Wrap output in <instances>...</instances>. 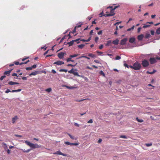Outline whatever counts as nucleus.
I'll return each instance as SVG.
<instances>
[{
    "label": "nucleus",
    "instance_id": "9",
    "mask_svg": "<svg viewBox=\"0 0 160 160\" xmlns=\"http://www.w3.org/2000/svg\"><path fill=\"white\" fill-rule=\"evenodd\" d=\"M127 40L128 39L127 38H124L123 39L121 40L120 44L122 45H125Z\"/></svg>",
    "mask_w": 160,
    "mask_h": 160
},
{
    "label": "nucleus",
    "instance_id": "30",
    "mask_svg": "<svg viewBox=\"0 0 160 160\" xmlns=\"http://www.w3.org/2000/svg\"><path fill=\"white\" fill-rule=\"evenodd\" d=\"M59 71L61 72H66L68 71L67 69H60Z\"/></svg>",
    "mask_w": 160,
    "mask_h": 160
},
{
    "label": "nucleus",
    "instance_id": "2",
    "mask_svg": "<svg viewBox=\"0 0 160 160\" xmlns=\"http://www.w3.org/2000/svg\"><path fill=\"white\" fill-rule=\"evenodd\" d=\"M134 69L136 70H138L140 69L141 68V65L138 62H136L133 64Z\"/></svg>",
    "mask_w": 160,
    "mask_h": 160
},
{
    "label": "nucleus",
    "instance_id": "24",
    "mask_svg": "<svg viewBox=\"0 0 160 160\" xmlns=\"http://www.w3.org/2000/svg\"><path fill=\"white\" fill-rule=\"evenodd\" d=\"M72 58H71L69 57V58H68L67 59V62H70V61H71V62H74V60H72L71 59Z\"/></svg>",
    "mask_w": 160,
    "mask_h": 160
},
{
    "label": "nucleus",
    "instance_id": "23",
    "mask_svg": "<svg viewBox=\"0 0 160 160\" xmlns=\"http://www.w3.org/2000/svg\"><path fill=\"white\" fill-rule=\"evenodd\" d=\"M86 58L87 59H89V60L90 59V58L89 57H88L86 56H81L80 57L77 58V59H79V58Z\"/></svg>",
    "mask_w": 160,
    "mask_h": 160
},
{
    "label": "nucleus",
    "instance_id": "36",
    "mask_svg": "<svg viewBox=\"0 0 160 160\" xmlns=\"http://www.w3.org/2000/svg\"><path fill=\"white\" fill-rule=\"evenodd\" d=\"M73 68H72L71 70L68 71V72L70 73L73 74Z\"/></svg>",
    "mask_w": 160,
    "mask_h": 160
},
{
    "label": "nucleus",
    "instance_id": "48",
    "mask_svg": "<svg viewBox=\"0 0 160 160\" xmlns=\"http://www.w3.org/2000/svg\"><path fill=\"white\" fill-rule=\"evenodd\" d=\"M79 145V143H72V145L77 146Z\"/></svg>",
    "mask_w": 160,
    "mask_h": 160
},
{
    "label": "nucleus",
    "instance_id": "58",
    "mask_svg": "<svg viewBox=\"0 0 160 160\" xmlns=\"http://www.w3.org/2000/svg\"><path fill=\"white\" fill-rule=\"evenodd\" d=\"M27 77H24L22 78V79L23 80H27Z\"/></svg>",
    "mask_w": 160,
    "mask_h": 160
},
{
    "label": "nucleus",
    "instance_id": "1",
    "mask_svg": "<svg viewBox=\"0 0 160 160\" xmlns=\"http://www.w3.org/2000/svg\"><path fill=\"white\" fill-rule=\"evenodd\" d=\"M25 143L28 146H29L31 148L25 150L24 149H20L23 152L28 153L31 150L34 149L35 148H38L41 147V146L38 145L37 144H34L33 143L30 142L26 140L25 141Z\"/></svg>",
    "mask_w": 160,
    "mask_h": 160
},
{
    "label": "nucleus",
    "instance_id": "56",
    "mask_svg": "<svg viewBox=\"0 0 160 160\" xmlns=\"http://www.w3.org/2000/svg\"><path fill=\"white\" fill-rule=\"evenodd\" d=\"M52 72L53 73H56V71L54 69H52Z\"/></svg>",
    "mask_w": 160,
    "mask_h": 160
},
{
    "label": "nucleus",
    "instance_id": "5",
    "mask_svg": "<svg viewBox=\"0 0 160 160\" xmlns=\"http://www.w3.org/2000/svg\"><path fill=\"white\" fill-rule=\"evenodd\" d=\"M21 90H22V89H18V90H12V91H10L9 89H7L6 91H5V93H7L9 92H20Z\"/></svg>",
    "mask_w": 160,
    "mask_h": 160
},
{
    "label": "nucleus",
    "instance_id": "53",
    "mask_svg": "<svg viewBox=\"0 0 160 160\" xmlns=\"http://www.w3.org/2000/svg\"><path fill=\"white\" fill-rule=\"evenodd\" d=\"M102 30H101V31H99L98 33V35H101V34H102Z\"/></svg>",
    "mask_w": 160,
    "mask_h": 160
},
{
    "label": "nucleus",
    "instance_id": "29",
    "mask_svg": "<svg viewBox=\"0 0 160 160\" xmlns=\"http://www.w3.org/2000/svg\"><path fill=\"white\" fill-rule=\"evenodd\" d=\"M150 26V25H148V24H146V23L145 24V25H144L143 26L142 28H147L149 27Z\"/></svg>",
    "mask_w": 160,
    "mask_h": 160
},
{
    "label": "nucleus",
    "instance_id": "64",
    "mask_svg": "<svg viewBox=\"0 0 160 160\" xmlns=\"http://www.w3.org/2000/svg\"><path fill=\"white\" fill-rule=\"evenodd\" d=\"M92 18V17L89 16L88 17V18L89 20H90Z\"/></svg>",
    "mask_w": 160,
    "mask_h": 160
},
{
    "label": "nucleus",
    "instance_id": "6",
    "mask_svg": "<svg viewBox=\"0 0 160 160\" xmlns=\"http://www.w3.org/2000/svg\"><path fill=\"white\" fill-rule=\"evenodd\" d=\"M156 58H151L149 59V61L151 64H152L156 63L157 62Z\"/></svg>",
    "mask_w": 160,
    "mask_h": 160
},
{
    "label": "nucleus",
    "instance_id": "3",
    "mask_svg": "<svg viewBox=\"0 0 160 160\" xmlns=\"http://www.w3.org/2000/svg\"><path fill=\"white\" fill-rule=\"evenodd\" d=\"M142 64L143 67H147L149 65V62L147 60L144 59L142 61Z\"/></svg>",
    "mask_w": 160,
    "mask_h": 160
},
{
    "label": "nucleus",
    "instance_id": "21",
    "mask_svg": "<svg viewBox=\"0 0 160 160\" xmlns=\"http://www.w3.org/2000/svg\"><path fill=\"white\" fill-rule=\"evenodd\" d=\"M156 70H153V71L152 72H150L148 71L146 73L147 74H152L154 73L155 72H156Z\"/></svg>",
    "mask_w": 160,
    "mask_h": 160
},
{
    "label": "nucleus",
    "instance_id": "63",
    "mask_svg": "<svg viewBox=\"0 0 160 160\" xmlns=\"http://www.w3.org/2000/svg\"><path fill=\"white\" fill-rule=\"evenodd\" d=\"M74 124L75 126L77 127H79V125L78 123H75Z\"/></svg>",
    "mask_w": 160,
    "mask_h": 160
},
{
    "label": "nucleus",
    "instance_id": "17",
    "mask_svg": "<svg viewBox=\"0 0 160 160\" xmlns=\"http://www.w3.org/2000/svg\"><path fill=\"white\" fill-rule=\"evenodd\" d=\"M119 40L117 39L116 40L113 41L112 42V43L114 45H118V44Z\"/></svg>",
    "mask_w": 160,
    "mask_h": 160
},
{
    "label": "nucleus",
    "instance_id": "38",
    "mask_svg": "<svg viewBox=\"0 0 160 160\" xmlns=\"http://www.w3.org/2000/svg\"><path fill=\"white\" fill-rule=\"evenodd\" d=\"M121 58L119 56H117L115 58V60H119L121 59Z\"/></svg>",
    "mask_w": 160,
    "mask_h": 160
},
{
    "label": "nucleus",
    "instance_id": "62",
    "mask_svg": "<svg viewBox=\"0 0 160 160\" xmlns=\"http://www.w3.org/2000/svg\"><path fill=\"white\" fill-rule=\"evenodd\" d=\"M102 141V139L101 138L99 139L98 140V143H100Z\"/></svg>",
    "mask_w": 160,
    "mask_h": 160
},
{
    "label": "nucleus",
    "instance_id": "10",
    "mask_svg": "<svg viewBox=\"0 0 160 160\" xmlns=\"http://www.w3.org/2000/svg\"><path fill=\"white\" fill-rule=\"evenodd\" d=\"M64 64V62L63 61H58L57 62H54L53 63L54 64H56L58 65H61L63 64Z\"/></svg>",
    "mask_w": 160,
    "mask_h": 160
},
{
    "label": "nucleus",
    "instance_id": "46",
    "mask_svg": "<svg viewBox=\"0 0 160 160\" xmlns=\"http://www.w3.org/2000/svg\"><path fill=\"white\" fill-rule=\"evenodd\" d=\"M100 74L101 75H102L103 76H104L105 75L104 73V72L102 71H100Z\"/></svg>",
    "mask_w": 160,
    "mask_h": 160
},
{
    "label": "nucleus",
    "instance_id": "20",
    "mask_svg": "<svg viewBox=\"0 0 160 160\" xmlns=\"http://www.w3.org/2000/svg\"><path fill=\"white\" fill-rule=\"evenodd\" d=\"M88 56L89 57H90L92 58H94L96 57V55L94 54H93L91 53H89L88 54Z\"/></svg>",
    "mask_w": 160,
    "mask_h": 160
},
{
    "label": "nucleus",
    "instance_id": "16",
    "mask_svg": "<svg viewBox=\"0 0 160 160\" xmlns=\"http://www.w3.org/2000/svg\"><path fill=\"white\" fill-rule=\"evenodd\" d=\"M9 85H13L14 84H19V83L17 82H14L12 81H10L8 82Z\"/></svg>",
    "mask_w": 160,
    "mask_h": 160
},
{
    "label": "nucleus",
    "instance_id": "26",
    "mask_svg": "<svg viewBox=\"0 0 160 160\" xmlns=\"http://www.w3.org/2000/svg\"><path fill=\"white\" fill-rule=\"evenodd\" d=\"M67 134L70 137L71 139L74 140L75 139V137L74 136H72L69 133H68Z\"/></svg>",
    "mask_w": 160,
    "mask_h": 160
},
{
    "label": "nucleus",
    "instance_id": "14",
    "mask_svg": "<svg viewBox=\"0 0 160 160\" xmlns=\"http://www.w3.org/2000/svg\"><path fill=\"white\" fill-rule=\"evenodd\" d=\"M12 69L9 70V71H5L4 73V74L5 75H7V76H9L10 74V73L12 71Z\"/></svg>",
    "mask_w": 160,
    "mask_h": 160
},
{
    "label": "nucleus",
    "instance_id": "43",
    "mask_svg": "<svg viewBox=\"0 0 160 160\" xmlns=\"http://www.w3.org/2000/svg\"><path fill=\"white\" fill-rule=\"evenodd\" d=\"M124 66L126 67L127 68H129V66L128 65L127 63H124Z\"/></svg>",
    "mask_w": 160,
    "mask_h": 160
},
{
    "label": "nucleus",
    "instance_id": "50",
    "mask_svg": "<svg viewBox=\"0 0 160 160\" xmlns=\"http://www.w3.org/2000/svg\"><path fill=\"white\" fill-rule=\"evenodd\" d=\"M14 64L16 65H20V63L18 62L15 61L14 62Z\"/></svg>",
    "mask_w": 160,
    "mask_h": 160
},
{
    "label": "nucleus",
    "instance_id": "18",
    "mask_svg": "<svg viewBox=\"0 0 160 160\" xmlns=\"http://www.w3.org/2000/svg\"><path fill=\"white\" fill-rule=\"evenodd\" d=\"M112 45V42L111 40L107 41V43L106 44V46H111Z\"/></svg>",
    "mask_w": 160,
    "mask_h": 160
},
{
    "label": "nucleus",
    "instance_id": "54",
    "mask_svg": "<svg viewBox=\"0 0 160 160\" xmlns=\"http://www.w3.org/2000/svg\"><path fill=\"white\" fill-rule=\"evenodd\" d=\"M31 67L32 68H35L37 67V65L36 64H34V65L32 66Z\"/></svg>",
    "mask_w": 160,
    "mask_h": 160
},
{
    "label": "nucleus",
    "instance_id": "47",
    "mask_svg": "<svg viewBox=\"0 0 160 160\" xmlns=\"http://www.w3.org/2000/svg\"><path fill=\"white\" fill-rule=\"evenodd\" d=\"M73 74L74 75H76V76H78V73L77 72H75L74 71L73 72Z\"/></svg>",
    "mask_w": 160,
    "mask_h": 160
},
{
    "label": "nucleus",
    "instance_id": "60",
    "mask_svg": "<svg viewBox=\"0 0 160 160\" xmlns=\"http://www.w3.org/2000/svg\"><path fill=\"white\" fill-rule=\"evenodd\" d=\"M148 23H149V24H153V22H147L146 24H148Z\"/></svg>",
    "mask_w": 160,
    "mask_h": 160
},
{
    "label": "nucleus",
    "instance_id": "37",
    "mask_svg": "<svg viewBox=\"0 0 160 160\" xmlns=\"http://www.w3.org/2000/svg\"><path fill=\"white\" fill-rule=\"evenodd\" d=\"M145 145L147 147H149L150 146H151L152 145V143H146Z\"/></svg>",
    "mask_w": 160,
    "mask_h": 160
},
{
    "label": "nucleus",
    "instance_id": "59",
    "mask_svg": "<svg viewBox=\"0 0 160 160\" xmlns=\"http://www.w3.org/2000/svg\"><path fill=\"white\" fill-rule=\"evenodd\" d=\"M96 52L97 53L100 54H101L103 53L102 52H99L98 51H97Z\"/></svg>",
    "mask_w": 160,
    "mask_h": 160
},
{
    "label": "nucleus",
    "instance_id": "33",
    "mask_svg": "<svg viewBox=\"0 0 160 160\" xmlns=\"http://www.w3.org/2000/svg\"><path fill=\"white\" fill-rule=\"evenodd\" d=\"M45 91L48 92H49L52 91V89L51 88H49L46 89Z\"/></svg>",
    "mask_w": 160,
    "mask_h": 160
},
{
    "label": "nucleus",
    "instance_id": "32",
    "mask_svg": "<svg viewBox=\"0 0 160 160\" xmlns=\"http://www.w3.org/2000/svg\"><path fill=\"white\" fill-rule=\"evenodd\" d=\"M136 119L137 120V121L139 122H143V120L142 119H139L138 118H137Z\"/></svg>",
    "mask_w": 160,
    "mask_h": 160
},
{
    "label": "nucleus",
    "instance_id": "44",
    "mask_svg": "<svg viewBox=\"0 0 160 160\" xmlns=\"http://www.w3.org/2000/svg\"><path fill=\"white\" fill-rule=\"evenodd\" d=\"M93 122V121H92V119H90L89 120L88 122V123H92Z\"/></svg>",
    "mask_w": 160,
    "mask_h": 160
},
{
    "label": "nucleus",
    "instance_id": "61",
    "mask_svg": "<svg viewBox=\"0 0 160 160\" xmlns=\"http://www.w3.org/2000/svg\"><path fill=\"white\" fill-rule=\"evenodd\" d=\"M68 66H71V67H74V66L72 65V64H68V65H67Z\"/></svg>",
    "mask_w": 160,
    "mask_h": 160
},
{
    "label": "nucleus",
    "instance_id": "34",
    "mask_svg": "<svg viewBox=\"0 0 160 160\" xmlns=\"http://www.w3.org/2000/svg\"><path fill=\"white\" fill-rule=\"evenodd\" d=\"M64 143L66 145H72V143H70L68 141L65 142Z\"/></svg>",
    "mask_w": 160,
    "mask_h": 160
},
{
    "label": "nucleus",
    "instance_id": "40",
    "mask_svg": "<svg viewBox=\"0 0 160 160\" xmlns=\"http://www.w3.org/2000/svg\"><path fill=\"white\" fill-rule=\"evenodd\" d=\"M6 77L5 75L2 76L0 78V80H2L4 78H5Z\"/></svg>",
    "mask_w": 160,
    "mask_h": 160
},
{
    "label": "nucleus",
    "instance_id": "11",
    "mask_svg": "<svg viewBox=\"0 0 160 160\" xmlns=\"http://www.w3.org/2000/svg\"><path fill=\"white\" fill-rule=\"evenodd\" d=\"M78 41H79V39H76L75 40H72L70 42H68L67 44H69V46H72L74 42H78Z\"/></svg>",
    "mask_w": 160,
    "mask_h": 160
},
{
    "label": "nucleus",
    "instance_id": "22",
    "mask_svg": "<svg viewBox=\"0 0 160 160\" xmlns=\"http://www.w3.org/2000/svg\"><path fill=\"white\" fill-rule=\"evenodd\" d=\"M78 54H74L73 55H71L69 56V57L71 58H74L78 56Z\"/></svg>",
    "mask_w": 160,
    "mask_h": 160
},
{
    "label": "nucleus",
    "instance_id": "35",
    "mask_svg": "<svg viewBox=\"0 0 160 160\" xmlns=\"http://www.w3.org/2000/svg\"><path fill=\"white\" fill-rule=\"evenodd\" d=\"M29 62V60H28L26 62H21V63H20V65H21L23 64H27L28 62Z\"/></svg>",
    "mask_w": 160,
    "mask_h": 160
},
{
    "label": "nucleus",
    "instance_id": "55",
    "mask_svg": "<svg viewBox=\"0 0 160 160\" xmlns=\"http://www.w3.org/2000/svg\"><path fill=\"white\" fill-rule=\"evenodd\" d=\"M103 45L102 44V45H101L99 47V48L100 49H102V48H103Z\"/></svg>",
    "mask_w": 160,
    "mask_h": 160
},
{
    "label": "nucleus",
    "instance_id": "31",
    "mask_svg": "<svg viewBox=\"0 0 160 160\" xmlns=\"http://www.w3.org/2000/svg\"><path fill=\"white\" fill-rule=\"evenodd\" d=\"M134 26L133 25V26L131 28H128V29L127 30V31H131V30H133L134 28Z\"/></svg>",
    "mask_w": 160,
    "mask_h": 160
},
{
    "label": "nucleus",
    "instance_id": "45",
    "mask_svg": "<svg viewBox=\"0 0 160 160\" xmlns=\"http://www.w3.org/2000/svg\"><path fill=\"white\" fill-rule=\"evenodd\" d=\"M99 39V38L98 37H96L95 38V41L96 42H97L98 40Z\"/></svg>",
    "mask_w": 160,
    "mask_h": 160
},
{
    "label": "nucleus",
    "instance_id": "27",
    "mask_svg": "<svg viewBox=\"0 0 160 160\" xmlns=\"http://www.w3.org/2000/svg\"><path fill=\"white\" fill-rule=\"evenodd\" d=\"M156 33L158 34H160V27L158 28L156 31Z\"/></svg>",
    "mask_w": 160,
    "mask_h": 160
},
{
    "label": "nucleus",
    "instance_id": "39",
    "mask_svg": "<svg viewBox=\"0 0 160 160\" xmlns=\"http://www.w3.org/2000/svg\"><path fill=\"white\" fill-rule=\"evenodd\" d=\"M26 69L27 70H31L32 69V67H27L26 68Z\"/></svg>",
    "mask_w": 160,
    "mask_h": 160
},
{
    "label": "nucleus",
    "instance_id": "28",
    "mask_svg": "<svg viewBox=\"0 0 160 160\" xmlns=\"http://www.w3.org/2000/svg\"><path fill=\"white\" fill-rule=\"evenodd\" d=\"M150 36H151V35L150 34L147 33V34H146V35H145V38H150Z\"/></svg>",
    "mask_w": 160,
    "mask_h": 160
},
{
    "label": "nucleus",
    "instance_id": "4",
    "mask_svg": "<svg viewBox=\"0 0 160 160\" xmlns=\"http://www.w3.org/2000/svg\"><path fill=\"white\" fill-rule=\"evenodd\" d=\"M114 10L112 9H111L110 11V13L108 14H106L104 15H103V16L105 17H109L110 16H113L115 14V13H114Z\"/></svg>",
    "mask_w": 160,
    "mask_h": 160
},
{
    "label": "nucleus",
    "instance_id": "12",
    "mask_svg": "<svg viewBox=\"0 0 160 160\" xmlns=\"http://www.w3.org/2000/svg\"><path fill=\"white\" fill-rule=\"evenodd\" d=\"M144 36L143 34H141L139 35L137 37L138 39V40H142Z\"/></svg>",
    "mask_w": 160,
    "mask_h": 160
},
{
    "label": "nucleus",
    "instance_id": "8",
    "mask_svg": "<svg viewBox=\"0 0 160 160\" xmlns=\"http://www.w3.org/2000/svg\"><path fill=\"white\" fill-rule=\"evenodd\" d=\"M53 154H58L62 155L64 156H66L67 154L62 153L60 151H58L56 152H54Z\"/></svg>",
    "mask_w": 160,
    "mask_h": 160
},
{
    "label": "nucleus",
    "instance_id": "41",
    "mask_svg": "<svg viewBox=\"0 0 160 160\" xmlns=\"http://www.w3.org/2000/svg\"><path fill=\"white\" fill-rule=\"evenodd\" d=\"M120 138H127L126 136L125 135H121L120 136Z\"/></svg>",
    "mask_w": 160,
    "mask_h": 160
},
{
    "label": "nucleus",
    "instance_id": "19",
    "mask_svg": "<svg viewBox=\"0 0 160 160\" xmlns=\"http://www.w3.org/2000/svg\"><path fill=\"white\" fill-rule=\"evenodd\" d=\"M135 41V38L134 37L130 38L129 39V42L131 43H133Z\"/></svg>",
    "mask_w": 160,
    "mask_h": 160
},
{
    "label": "nucleus",
    "instance_id": "7",
    "mask_svg": "<svg viewBox=\"0 0 160 160\" xmlns=\"http://www.w3.org/2000/svg\"><path fill=\"white\" fill-rule=\"evenodd\" d=\"M66 54L65 53L63 52H61L58 53V57L60 59H62L63 58L64 56Z\"/></svg>",
    "mask_w": 160,
    "mask_h": 160
},
{
    "label": "nucleus",
    "instance_id": "25",
    "mask_svg": "<svg viewBox=\"0 0 160 160\" xmlns=\"http://www.w3.org/2000/svg\"><path fill=\"white\" fill-rule=\"evenodd\" d=\"M84 46V44H82L78 46V47L81 49Z\"/></svg>",
    "mask_w": 160,
    "mask_h": 160
},
{
    "label": "nucleus",
    "instance_id": "49",
    "mask_svg": "<svg viewBox=\"0 0 160 160\" xmlns=\"http://www.w3.org/2000/svg\"><path fill=\"white\" fill-rule=\"evenodd\" d=\"M78 39H79V40H80L81 41H83V42H87L86 40H85L84 39H82L81 38H78Z\"/></svg>",
    "mask_w": 160,
    "mask_h": 160
},
{
    "label": "nucleus",
    "instance_id": "51",
    "mask_svg": "<svg viewBox=\"0 0 160 160\" xmlns=\"http://www.w3.org/2000/svg\"><path fill=\"white\" fill-rule=\"evenodd\" d=\"M151 33L152 35H153L154 34V31L153 30H151Z\"/></svg>",
    "mask_w": 160,
    "mask_h": 160
},
{
    "label": "nucleus",
    "instance_id": "15",
    "mask_svg": "<svg viewBox=\"0 0 160 160\" xmlns=\"http://www.w3.org/2000/svg\"><path fill=\"white\" fill-rule=\"evenodd\" d=\"M18 119V117L17 116H15L14 117H13L12 118V123H14L16 121V120H17Z\"/></svg>",
    "mask_w": 160,
    "mask_h": 160
},
{
    "label": "nucleus",
    "instance_id": "52",
    "mask_svg": "<svg viewBox=\"0 0 160 160\" xmlns=\"http://www.w3.org/2000/svg\"><path fill=\"white\" fill-rule=\"evenodd\" d=\"M142 28L141 27H139L138 29V32H139L140 31V30Z\"/></svg>",
    "mask_w": 160,
    "mask_h": 160
},
{
    "label": "nucleus",
    "instance_id": "13",
    "mask_svg": "<svg viewBox=\"0 0 160 160\" xmlns=\"http://www.w3.org/2000/svg\"><path fill=\"white\" fill-rule=\"evenodd\" d=\"M39 73V71H35L34 72H32L31 73H30L29 75L30 76H31V75H36L38 74Z\"/></svg>",
    "mask_w": 160,
    "mask_h": 160
},
{
    "label": "nucleus",
    "instance_id": "57",
    "mask_svg": "<svg viewBox=\"0 0 160 160\" xmlns=\"http://www.w3.org/2000/svg\"><path fill=\"white\" fill-rule=\"evenodd\" d=\"M12 76H16L17 77H18V76L17 75V74L16 73H13V74H12Z\"/></svg>",
    "mask_w": 160,
    "mask_h": 160
},
{
    "label": "nucleus",
    "instance_id": "42",
    "mask_svg": "<svg viewBox=\"0 0 160 160\" xmlns=\"http://www.w3.org/2000/svg\"><path fill=\"white\" fill-rule=\"evenodd\" d=\"M77 28V27H75L74 29L73 30V31H72V32H70V33L71 32L72 33H74L75 32H76V29Z\"/></svg>",
    "mask_w": 160,
    "mask_h": 160
}]
</instances>
